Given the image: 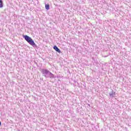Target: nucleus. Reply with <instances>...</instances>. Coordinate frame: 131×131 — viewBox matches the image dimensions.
<instances>
[{
    "label": "nucleus",
    "instance_id": "obj_4",
    "mask_svg": "<svg viewBox=\"0 0 131 131\" xmlns=\"http://www.w3.org/2000/svg\"><path fill=\"white\" fill-rule=\"evenodd\" d=\"M110 97L111 98H115V92H112L111 93H110Z\"/></svg>",
    "mask_w": 131,
    "mask_h": 131
},
{
    "label": "nucleus",
    "instance_id": "obj_5",
    "mask_svg": "<svg viewBox=\"0 0 131 131\" xmlns=\"http://www.w3.org/2000/svg\"><path fill=\"white\" fill-rule=\"evenodd\" d=\"M2 8H4V2L3 0H0V9Z\"/></svg>",
    "mask_w": 131,
    "mask_h": 131
},
{
    "label": "nucleus",
    "instance_id": "obj_7",
    "mask_svg": "<svg viewBox=\"0 0 131 131\" xmlns=\"http://www.w3.org/2000/svg\"><path fill=\"white\" fill-rule=\"evenodd\" d=\"M1 125H2V122L0 121V126H1Z\"/></svg>",
    "mask_w": 131,
    "mask_h": 131
},
{
    "label": "nucleus",
    "instance_id": "obj_1",
    "mask_svg": "<svg viewBox=\"0 0 131 131\" xmlns=\"http://www.w3.org/2000/svg\"><path fill=\"white\" fill-rule=\"evenodd\" d=\"M41 73L45 77H49V78H54L55 75L53 73H51L50 71L47 69H43L41 70Z\"/></svg>",
    "mask_w": 131,
    "mask_h": 131
},
{
    "label": "nucleus",
    "instance_id": "obj_3",
    "mask_svg": "<svg viewBox=\"0 0 131 131\" xmlns=\"http://www.w3.org/2000/svg\"><path fill=\"white\" fill-rule=\"evenodd\" d=\"M53 49H54V50H55L58 53H61V50H60L59 49L58 47L55 46L53 47Z\"/></svg>",
    "mask_w": 131,
    "mask_h": 131
},
{
    "label": "nucleus",
    "instance_id": "obj_2",
    "mask_svg": "<svg viewBox=\"0 0 131 131\" xmlns=\"http://www.w3.org/2000/svg\"><path fill=\"white\" fill-rule=\"evenodd\" d=\"M24 38H25V40L29 43L31 46H32V47H36V44H35V42H34V41L31 38V37L28 36V35H24L23 36Z\"/></svg>",
    "mask_w": 131,
    "mask_h": 131
},
{
    "label": "nucleus",
    "instance_id": "obj_6",
    "mask_svg": "<svg viewBox=\"0 0 131 131\" xmlns=\"http://www.w3.org/2000/svg\"><path fill=\"white\" fill-rule=\"evenodd\" d=\"M45 8H46V10H49L50 9V5L46 4Z\"/></svg>",
    "mask_w": 131,
    "mask_h": 131
}]
</instances>
